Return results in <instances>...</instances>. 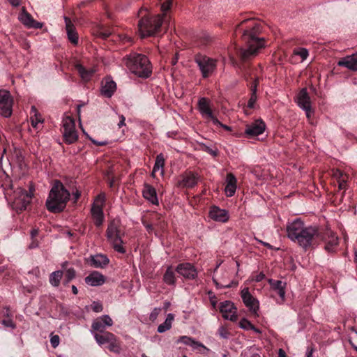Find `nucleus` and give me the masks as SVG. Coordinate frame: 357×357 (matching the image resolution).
<instances>
[{"instance_id":"obj_41","label":"nucleus","mask_w":357,"mask_h":357,"mask_svg":"<svg viewBox=\"0 0 357 357\" xmlns=\"http://www.w3.org/2000/svg\"><path fill=\"white\" fill-rule=\"evenodd\" d=\"M197 40H199L198 45H206L211 41V38L208 33L206 32H202L197 35Z\"/></svg>"},{"instance_id":"obj_62","label":"nucleus","mask_w":357,"mask_h":357,"mask_svg":"<svg viewBox=\"0 0 357 357\" xmlns=\"http://www.w3.org/2000/svg\"><path fill=\"white\" fill-rule=\"evenodd\" d=\"M9 3L14 7H17L20 6V0H8Z\"/></svg>"},{"instance_id":"obj_12","label":"nucleus","mask_w":357,"mask_h":357,"mask_svg":"<svg viewBox=\"0 0 357 357\" xmlns=\"http://www.w3.org/2000/svg\"><path fill=\"white\" fill-rule=\"evenodd\" d=\"M13 99L9 91H0V114L8 117L12 114Z\"/></svg>"},{"instance_id":"obj_50","label":"nucleus","mask_w":357,"mask_h":357,"mask_svg":"<svg viewBox=\"0 0 357 357\" xmlns=\"http://www.w3.org/2000/svg\"><path fill=\"white\" fill-rule=\"evenodd\" d=\"M59 340L60 339H59V335H51L50 343L53 348H56V347H58V345L59 344Z\"/></svg>"},{"instance_id":"obj_34","label":"nucleus","mask_w":357,"mask_h":357,"mask_svg":"<svg viewBox=\"0 0 357 357\" xmlns=\"http://www.w3.org/2000/svg\"><path fill=\"white\" fill-rule=\"evenodd\" d=\"M163 282L170 286L176 285V277L174 271L172 270V267L171 266H168L164 275H163Z\"/></svg>"},{"instance_id":"obj_32","label":"nucleus","mask_w":357,"mask_h":357,"mask_svg":"<svg viewBox=\"0 0 357 357\" xmlns=\"http://www.w3.org/2000/svg\"><path fill=\"white\" fill-rule=\"evenodd\" d=\"M114 336L115 335L113 333L108 331H105L100 333H93L94 339L99 345L109 344L111 341H112V340H114Z\"/></svg>"},{"instance_id":"obj_7","label":"nucleus","mask_w":357,"mask_h":357,"mask_svg":"<svg viewBox=\"0 0 357 357\" xmlns=\"http://www.w3.org/2000/svg\"><path fill=\"white\" fill-rule=\"evenodd\" d=\"M121 222L119 219H114L108 224L106 230V237L115 251L124 254L126 249L123 246L122 237L124 231L121 229Z\"/></svg>"},{"instance_id":"obj_63","label":"nucleus","mask_w":357,"mask_h":357,"mask_svg":"<svg viewBox=\"0 0 357 357\" xmlns=\"http://www.w3.org/2000/svg\"><path fill=\"white\" fill-rule=\"evenodd\" d=\"M90 140L94 144H96L98 146H104L105 144H107V142H98V141H96L94 140L93 139H91L90 138Z\"/></svg>"},{"instance_id":"obj_57","label":"nucleus","mask_w":357,"mask_h":357,"mask_svg":"<svg viewBox=\"0 0 357 357\" xmlns=\"http://www.w3.org/2000/svg\"><path fill=\"white\" fill-rule=\"evenodd\" d=\"M105 196L104 194H100L97 196L96 202H100L101 204L100 206L102 205V204L105 202Z\"/></svg>"},{"instance_id":"obj_23","label":"nucleus","mask_w":357,"mask_h":357,"mask_svg":"<svg viewBox=\"0 0 357 357\" xmlns=\"http://www.w3.org/2000/svg\"><path fill=\"white\" fill-rule=\"evenodd\" d=\"M209 217L214 221L226 222L229 220V214L227 211L221 209L220 208L213 206L209 211Z\"/></svg>"},{"instance_id":"obj_27","label":"nucleus","mask_w":357,"mask_h":357,"mask_svg":"<svg viewBox=\"0 0 357 357\" xmlns=\"http://www.w3.org/2000/svg\"><path fill=\"white\" fill-rule=\"evenodd\" d=\"M64 19L68 39L73 45H77L79 40L78 33L70 20L67 17H65Z\"/></svg>"},{"instance_id":"obj_3","label":"nucleus","mask_w":357,"mask_h":357,"mask_svg":"<svg viewBox=\"0 0 357 357\" xmlns=\"http://www.w3.org/2000/svg\"><path fill=\"white\" fill-rule=\"evenodd\" d=\"M70 194L63 184L59 180L54 181L46 200V207L52 213H60L63 211L70 199Z\"/></svg>"},{"instance_id":"obj_59","label":"nucleus","mask_w":357,"mask_h":357,"mask_svg":"<svg viewBox=\"0 0 357 357\" xmlns=\"http://www.w3.org/2000/svg\"><path fill=\"white\" fill-rule=\"evenodd\" d=\"M81 194L78 190H76L75 192H73V197L75 202H77L78 199L79 198Z\"/></svg>"},{"instance_id":"obj_15","label":"nucleus","mask_w":357,"mask_h":357,"mask_svg":"<svg viewBox=\"0 0 357 357\" xmlns=\"http://www.w3.org/2000/svg\"><path fill=\"white\" fill-rule=\"evenodd\" d=\"M230 273L228 271H224L221 275L215 274L213 276V281L217 288H230L236 286L238 282L229 280Z\"/></svg>"},{"instance_id":"obj_14","label":"nucleus","mask_w":357,"mask_h":357,"mask_svg":"<svg viewBox=\"0 0 357 357\" xmlns=\"http://www.w3.org/2000/svg\"><path fill=\"white\" fill-rule=\"evenodd\" d=\"M18 20L28 29H42L43 26V23L35 20L31 15L26 11L25 7L22 8Z\"/></svg>"},{"instance_id":"obj_28","label":"nucleus","mask_w":357,"mask_h":357,"mask_svg":"<svg viewBox=\"0 0 357 357\" xmlns=\"http://www.w3.org/2000/svg\"><path fill=\"white\" fill-rule=\"evenodd\" d=\"M91 215L96 227H100L104 222V213L102 206L97 204H93L91 210Z\"/></svg>"},{"instance_id":"obj_37","label":"nucleus","mask_w":357,"mask_h":357,"mask_svg":"<svg viewBox=\"0 0 357 357\" xmlns=\"http://www.w3.org/2000/svg\"><path fill=\"white\" fill-rule=\"evenodd\" d=\"M31 116L30 119L31 125L33 128H36L39 123L43 122V119L42 118L40 114L38 112L36 107L33 105L31 107Z\"/></svg>"},{"instance_id":"obj_51","label":"nucleus","mask_w":357,"mask_h":357,"mask_svg":"<svg viewBox=\"0 0 357 357\" xmlns=\"http://www.w3.org/2000/svg\"><path fill=\"white\" fill-rule=\"evenodd\" d=\"M92 310L96 312H100L103 310V307L101 303L98 302H93L91 305Z\"/></svg>"},{"instance_id":"obj_39","label":"nucleus","mask_w":357,"mask_h":357,"mask_svg":"<svg viewBox=\"0 0 357 357\" xmlns=\"http://www.w3.org/2000/svg\"><path fill=\"white\" fill-rule=\"evenodd\" d=\"M102 89H116V84L111 76L105 77L102 81Z\"/></svg>"},{"instance_id":"obj_16","label":"nucleus","mask_w":357,"mask_h":357,"mask_svg":"<svg viewBox=\"0 0 357 357\" xmlns=\"http://www.w3.org/2000/svg\"><path fill=\"white\" fill-rule=\"evenodd\" d=\"M112 325L113 321L111 317L107 314H105L93 320L91 324V332L93 335L96 332L103 333L105 332V329L106 326L109 327Z\"/></svg>"},{"instance_id":"obj_17","label":"nucleus","mask_w":357,"mask_h":357,"mask_svg":"<svg viewBox=\"0 0 357 357\" xmlns=\"http://www.w3.org/2000/svg\"><path fill=\"white\" fill-rule=\"evenodd\" d=\"M220 311L224 319L235 321L237 319L236 308L231 301L222 302L220 305Z\"/></svg>"},{"instance_id":"obj_2","label":"nucleus","mask_w":357,"mask_h":357,"mask_svg":"<svg viewBox=\"0 0 357 357\" xmlns=\"http://www.w3.org/2000/svg\"><path fill=\"white\" fill-rule=\"evenodd\" d=\"M287 236L297 243L305 250L318 244L321 231L315 226L306 227L299 218L289 223L287 226Z\"/></svg>"},{"instance_id":"obj_21","label":"nucleus","mask_w":357,"mask_h":357,"mask_svg":"<svg viewBox=\"0 0 357 357\" xmlns=\"http://www.w3.org/2000/svg\"><path fill=\"white\" fill-rule=\"evenodd\" d=\"M87 263L92 267L96 268H103L109 263V258L102 254L91 255L87 259Z\"/></svg>"},{"instance_id":"obj_13","label":"nucleus","mask_w":357,"mask_h":357,"mask_svg":"<svg viewBox=\"0 0 357 357\" xmlns=\"http://www.w3.org/2000/svg\"><path fill=\"white\" fill-rule=\"evenodd\" d=\"M197 107L201 115L212 121L213 123H219V120L213 115L211 107V100L206 98H200L197 102Z\"/></svg>"},{"instance_id":"obj_29","label":"nucleus","mask_w":357,"mask_h":357,"mask_svg":"<svg viewBox=\"0 0 357 357\" xmlns=\"http://www.w3.org/2000/svg\"><path fill=\"white\" fill-rule=\"evenodd\" d=\"M339 66H344L349 70H352L354 71L357 70V53L353 54L351 56H347L344 58H342L337 63Z\"/></svg>"},{"instance_id":"obj_49","label":"nucleus","mask_w":357,"mask_h":357,"mask_svg":"<svg viewBox=\"0 0 357 357\" xmlns=\"http://www.w3.org/2000/svg\"><path fill=\"white\" fill-rule=\"evenodd\" d=\"M173 0H167L161 4V10L163 13L168 11L172 6Z\"/></svg>"},{"instance_id":"obj_48","label":"nucleus","mask_w":357,"mask_h":357,"mask_svg":"<svg viewBox=\"0 0 357 357\" xmlns=\"http://www.w3.org/2000/svg\"><path fill=\"white\" fill-rule=\"evenodd\" d=\"M239 326L241 328L248 331L250 330L252 324L248 319H242L239 322Z\"/></svg>"},{"instance_id":"obj_1","label":"nucleus","mask_w":357,"mask_h":357,"mask_svg":"<svg viewBox=\"0 0 357 357\" xmlns=\"http://www.w3.org/2000/svg\"><path fill=\"white\" fill-rule=\"evenodd\" d=\"M262 25L252 20H245L237 25L234 34L240 35L245 44L237 50V56L242 62H247L255 56L258 50L265 46V40L260 37Z\"/></svg>"},{"instance_id":"obj_58","label":"nucleus","mask_w":357,"mask_h":357,"mask_svg":"<svg viewBox=\"0 0 357 357\" xmlns=\"http://www.w3.org/2000/svg\"><path fill=\"white\" fill-rule=\"evenodd\" d=\"M119 118H120V121L118 123V126H119V128H121L122 126H126V123H125L126 118L124 117L123 115H121L119 116Z\"/></svg>"},{"instance_id":"obj_38","label":"nucleus","mask_w":357,"mask_h":357,"mask_svg":"<svg viewBox=\"0 0 357 357\" xmlns=\"http://www.w3.org/2000/svg\"><path fill=\"white\" fill-rule=\"evenodd\" d=\"M68 264V261L63 262L61 264V267L64 270L63 274L65 277L68 280H73L76 277V271L73 267L66 268Z\"/></svg>"},{"instance_id":"obj_54","label":"nucleus","mask_w":357,"mask_h":357,"mask_svg":"<svg viewBox=\"0 0 357 357\" xmlns=\"http://www.w3.org/2000/svg\"><path fill=\"white\" fill-rule=\"evenodd\" d=\"M160 311V308H154L150 314V319L154 320L157 318L159 312Z\"/></svg>"},{"instance_id":"obj_53","label":"nucleus","mask_w":357,"mask_h":357,"mask_svg":"<svg viewBox=\"0 0 357 357\" xmlns=\"http://www.w3.org/2000/svg\"><path fill=\"white\" fill-rule=\"evenodd\" d=\"M1 324L6 326V327H10V328H15V324L13 323V321L9 319H3L2 321H1Z\"/></svg>"},{"instance_id":"obj_61","label":"nucleus","mask_w":357,"mask_h":357,"mask_svg":"<svg viewBox=\"0 0 357 357\" xmlns=\"http://www.w3.org/2000/svg\"><path fill=\"white\" fill-rule=\"evenodd\" d=\"M215 126H220L225 129L226 130H231V128L228 126H226L225 124H222L221 122L219 121V123H213Z\"/></svg>"},{"instance_id":"obj_20","label":"nucleus","mask_w":357,"mask_h":357,"mask_svg":"<svg viewBox=\"0 0 357 357\" xmlns=\"http://www.w3.org/2000/svg\"><path fill=\"white\" fill-rule=\"evenodd\" d=\"M265 128V123L262 120L259 119L247 125L245 133L248 137L258 136L264 132Z\"/></svg>"},{"instance_id":"obj_56","label":"nucleus","mask_w":357,"mask_h":357,"mask_svg":"<svg viewBox=\"0 0 357 357\" xmlns=\"http://www.w3.org/2000/svg\"><path fill=\"white\" fill-rule=\"evenodd\" d=\"M347 183L344 180L338 181L339 190H344L346 188Z\"/></svg>"},{"instance_id":"obj_9","label":"nucleus","mask_w":357,"mask_h":357,"mask_svg":"<svg viewBox=\"0 0 357 357\" xmlns=\"http://www.w3.org/2000/svg\"><path fill=\"white\" fill-rule=\"evenodd\" d=\"M195 61L204 78L211 76L216 68L215 59L202 54H198L195 56Z\"/></svg>"},{"instance_id":"obj_52","label":"nucleus","mask_w":357,"mask_h":357,"mask_svg":"<svg viewBox=\"0 0 357 357\" xmlns=\"http://www.w3.org/2000/svg\"><path fill=\"white\" fill-rule=\"evenodd\" d=\"M218 333L220 336L224 339L228 338L229 333L227 330L224 327H220L218 329Z\"/></svg>"},{"instance_id":"obj_6","label":"nucleus","mask_w":357,"mask_h":357,"mask_svg":"<svg viewBox=\"0 0 357 357\" xmlns=\"http://www.w3.org/2000/svg\"><path fill=\"white\" fill-rule=\"evenodd\" d=\"M127 68L139 77L148 78L152 74V65L146 55L136 52L124 58Z\"/></svg>"},{"instance_id":"obj_33","label":"nucleus","mask_w":357,"mask_h":357,"mask_svg":"<svg viewBox=\"0 0 357 357\" xmlns=\"http://www.w3.org/2000/svg\"><path fill=\"white\" fill-rule=\"evenodd\" d=\"M268 282L271 288L277 291L278 294L280 296L282 301H283L285 298L284 288L286 284L281 280H275L273 279H270Z\"/></svg>"},{"instance_id":"obj_43","label":"nucleus","mask_w":357,"mask_h":357,"mask_svg":"<svg viewBox=\"0 0 357 357\" xmlns=\"http://www.w3.org/2000/svg\"><path fill=\"white\" fill-rule=\"evenodd\" d=\"M165 158L162 153H160L156 156L155 165L156 168H161V174H164Z\"/></svg>"},{"instance_id":"obj_10","label":"nucleus","mask_w":357,"mask_h":357,"mask_svg":"<svg viewBox=\"0 0 357 357\" xmlns=\"http://www.w3.org/2000/svg\"><path fill=\"white\" fill-rule=\"evenodd\" d=\"M298 106L305 112L306 117L310 119L314 110L312 108V101L306 91H299L294 98Z\"/></svg>"},{"instance_id":"obj_64","label":"nucleus","mask_w":357,"mask_h":357,"mask_svg":"<svg viewBox=\"0 0 357 357\" xmlns=\"http://www.w3.org/2000/svg\"><path fill=\"white\" fill-rule=\"evenodd\" d=\"M278 357H287L285 351L282 349H279Z\"/></svg>"},{"instance_id":"obj_26","label":"nucleus","mask_w":357,"mask_h":357,"mask_svg":"<svg viewBox=\"0 0 357 357\" xmlns=\"http://www.w3.org/2000/svg\"><path fill=\"white\" fill-rule=\"evenodd\" d=\"M261 72V66L255 69H252L250 74L246 77V81L250 85V89H257L259 86L261 78L259 73Z\"/></svg>"},{"instance_id":"obj_11","label":"nucleus","mask_w":357,"mask_h":357,"mask_svg":"<svg viewBox=\"0 0 357 357\" xmlns=\"http://www.w3.org/2000/svg\"><path fill=\"white\" fill-rule=\"evenodd\" d=\"M319 241L326 243L324 250L329 253L335 252L339 243L338 237L331 230H326L324 233L321 232V236L318 238Z\"/></svg>"},{"instance_id":"obj_45","label":"nucleus","mask_w":357,"mask_h":357,"mask_svg":"<svg viewBox=\"0 0 357 357\" xmlns=\"http://www.w3.org/2000/svg\"><path fill=\"white\" fill-rule=\"evenodd\" d=\"M349 342L353 348L357 351V331L352 330L349 335Z\"/></svg>"},{"instance_id":"obj_18","label":"nucleus","mask_w":357,"mask_h":357,"mask_svg":"<svg viewBox=\"0 0 357 357\" xmlns=\"http://www.w3.org/2000/svg\"><path fill=\"white\" fill-rule=\"evenodd\" d=\"M241 295L245 305L249 308L250 312L256 314L259 310V301L252 296L249 289L246 287L242 289Z\"/></svg>"},{"instance_id":"obj_19","label":"nucleus","mask_w":357,"mask_h":357,"mask_svg":"<svg viewBox=\"0 0 357 357\" xmlns=\"http://www.w3.org/2000/svg\"><path fill=\"white\" fill-rule=\"evenodd\" d=\"M176 271L187 279L192 280L197 277V270L192 264L188 262L179 264Z\"/></svg>"},{"instance_id":"obj_31","label":"nucleus","mask_w":357,"mask_h":357,"mask_svg":"<svg viewBox=\"0 0 357 357\" xmlns=\"http://www.w3.org/2000/svg\"><path fill=\"white\" fill-rule=\"evenodd\" d=\"M227 185L225 186V193L227 197H232L236 190V178L234 174L229 173L227 176Z\"/></svg>"},{"instance_id":"obj_8","label":"nucleus","mask_w":357,"mask_h":357,"mask_svg":"<svg viewBox=\"0 0 357 357\" xmlns=\"http://www.w3.org/2000/svg\"><path fill=\"white\" fill-rule=\"evenodd\" d=\"M62 133L66 143L71 144L78 139L77 132L75 129V123L73 117L66 116L62 121Z\"/></svg>"},{"instance_id":"obj_30","label":"nucleus","mask_w":357,"mask_h":357,"mask_svg":"<svg viewBox=\"0 0 357 357\" xmlns=\"http://www.w3.org/2000/svg\"><path fill=\"white\" fill-rule=\"evenodd\" d=\"M75 68L82 79L85 82L90 80L96 72L93 68L87 69L80 63L75 64Z\"/></svg>"},{"instance_id":"obj_36","label":"nucleus","mask_w":357,"mask_h":357,"mask_svg":"<svg viewBox=\"0 0 357 357\" xmlns=\"http://www.w3.org/2000/svg\"><path fill=\"white\" fill-rule=\"evenodd\" d=\"M174 316L173 314H168L165 321L158 326L157 331L160 333H162L169 330L172 328V321H174Z\"/></svg>"},{"instance_id":"obj_40","label":"nucleus","mask_w":357,"mask_h":357,"mask_svg":"<svg viewBox=\"0 0 357 357\" xmlns=\"http://www.w3.org/2000/svg\"><path fill=\"white\" fill-rule=\"evenodd\" d=\"M108 349L110 351L119 354L121 350V343L116 335L114 340L109 343Z\"/></svg>"},{"instance_id":"obj_60","label":"nucleus","mask_w":357,"mask_h":357,"mask_svg":"<svg viewBox=\"0 0 357 357\" xmlns=\"http://www.w3.org/2000/svg\"><path fill=\"white\" fill-rule=\"evenodd\" d=\"M256 240L259 242L260 243H261L263 245H264L265 247H266L267 248L270 249V250H272L273 249V246L269 244L268 243H266V242H264L261 240H259V239H257Z\"/></svg>"},{"instance_id":"obj_5","label":"nucleus","mask_w":357,"mask_h":357,"mask_svg":"<svg viewBox=\"0 0 357 357\" xmlns=\"http://www.w3.org/2000/svg\"><path fill=\"white\" fill-rule=\"evenodd\" d=\"M33 192H30L17 187L14 189L13 184H8V187L4 188V195L9 204L12 205L13 209L17 211L25 210L30 204L33 197Z\"/></svg>"},{"instance_id":"obj_22","label":"nucleus","mask_w":357,"mask_h":357,"mask_svg":"<svg viewBox=\"0 0 357 357\" xmlns=\"http://www.w3.org/2000/svg\"><path fill=\"white\" fill-rule=\"evenodd\" d=\"M86 284L91 287H98L105 284L106 278L98 271H93L84 278Z\"/></svg>"},{"instance_id":"obj_25","label":"nucleus","mask_w":357,"mask_h":357,"mask_svg":"<svg viewBox=\"0 0 357 357\" xmlns=\"http://www.w3.org/2000/svg\"><path fill=\"white\" fill-rule=\"evenodd\" d=\"M199 180V176L197 173L189 172L182 176V180L180 185L185 188H192L196 185Z\"/></svg>"},{"instance_id":"obj_46","label":"nucleus","mask_w":357,"mask_h":357,"mask_svg":"<svg viewBox=\"0 0 357 357\" xmlns=\"http://www.w3.org/2000/svg\"><path fill=\"white\" fill-rule=\"evenodd\" d=\"M200 146H201L202 151L209 153L210 155H213V157H215L218 155V151L217 149H213L204 144H202Z\"/></svg>"},{"instance_id":"obj_4","label":"nucleus","mask_w":357,"mask_h":357,"mask_svg":"<svg viewBox=\"0 0 357 357\" xmlns=\"http://www.w3.org/2000/svg\"><path fill=\"white\" fill-rule=\"evenodd\" d=\"M138 16V31L141 38L153 36L161 31L162 17L160 15H152L146 9L141 8Z\"/></svg>"},{"instance_id":"obj_47","label":"nucleus","mask_w":357,"mask_h":357,"mask_svg":"<svg viewBox=\"0 0 357 357\" xmlns=\"http://www.w3.org/2000/svg\"><path fill=\"white\" fill-rule=\"evenodd\" d=\"M257 96L256 94V91H253V92L251 94V96L248 100L247 107L250 109H252L255 107V104L257 101Z\"/></svg>"},{"instance_id":"obj_24","label":"nucleus","mask_w":357,"mask_h":357,"mask_svg":"<svg viewBox=\"0 0 357 357\" xmlns=\"http://www.w3.org/2000/svg\"><path fill=\"white\" fill-rule=\"evenodd\" d=\"M143 197L154 205H158V199L155 189L148 183L144 184L142 190Z\"/></svg>"},{"instance_id":"obj_44","label":"nucleus","mask_w":357,"mask_h":357,"mask_svg":"<svg viewBox=\"0 0 357 357\" xmlns=\"http://www.w3.org/2000/svg\"><path fill=\"white\" fill-rule=\"evenodd\" d=\"M181 342L184 343L186 345H190L193 347H202V344L201 343H199L198 342L195 341L190 337L183 336L181 337Z\"/></svg>"},{"instance_id":"obj_55","label":"nucleus","mask_w":357,"mask_h":357,"mask_svg":"<svg viewBox=\"0 0 357 357\" xmlns=\"http://www.w3.org/2000/svg\"><path fill=\"white\" fill-rule=\"evenodd\" d=\"M114 91H100V95L106 98H111L114 94Z\"/></svg>"},{"instance_id":"obj_42","label":"nucleus","mask_w":357,"mask_h":357,"mask_svg":"<svg viewBox=\"0 0 357 357\" xmlns=\"http://www.w3.org/2000/svg\"><path fill=\"white\" fill-rule=\"evenodd\" d=\"M293 52L294 55L299 56L301 59V61L305 60L309 55L308 50L303 47L295 48Z\"/></svg>"},{"instance_id":"obj_35","label":"nucleus","mask_w":357,"mask_h":357,"mask_svg":"<svg viewBox=\"0 0 357 357\" xmlns=\"http://www.w3.org/2000/svg\"><path fill=\"white\" fill-rule=\"evenodd\" d=\"M63 275V271L58 270L52 272L50 275L49 282L50 284L54 287H58L60 284L61 280Z\"/></svg>"}]
</instances>
